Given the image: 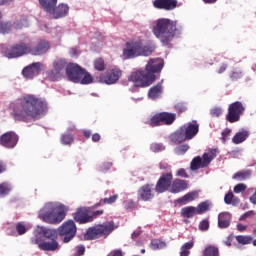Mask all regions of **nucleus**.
Masks as SVG:
<instances>
[{"label": "nucleus", "mask_w": 256, "mask_h": 256, "mask_svg": "<svg viewBox=\"0 0 256 256\" xmlns=\"http://www.w3.org/2000/svg\"><path fill=\"white\" fill-rule=\"evenodd\" d=\"M10 115L14 121L27 123L39 119L47 111V101L33 94H26L10 104Z\"/></svg>", "instance_id": "f257e3e1"}, {"label": "nucleus", "mask_w": 256, "mask_h": 256, "mask_svg": "<svg viewBox=\"0 0 256 256\" xmlns=\"http://www.w3.org/2000/svg\"><path fill=\"white\" fill-rule=\"evenodd\" d=\"M152 33L164 46H167L175 37L183 34V25L177 20L159 18L153 25Z\"/></svg>", "instance_id": "f03ea898"}, {"label": "nucleus", "mask_w": 256, "mask_h": 256, "mask_svg": "<svg viewBox=\"0 0 256 256\" xmlns=\"http://www.w3.org/2000/svg\"><path fill=\"white\" fill-rule=\"evenodd\" d=\"M163 65V59H150L145 70L132 72L128 80L135 83L134 89L149 87L155 81V73H159L163 69Z\"/></svg>", "instance_id": "7ed1b4c3"}, {"label": "nucleus", "mask_w": 256, "mask_h": 256, "mask_svg": "<svg viewBox=\"0 0 256 256\" xmlns=\"http://www.w3.org/2000/svg\"><path fill=\"white\" fill-rule=\"evenodd\" d=\"M65 205L59 203L48 202L39 211V219L50 225H57L65 219Z\"/></svg>", "instance_id": "20e7f679"}, {"label": "nucleus", "mask_w": 256, "mask_h": 256, "mask_svg": "<svg viewBox=\"0 0 256 256\" xmlns=\"http://www.w3.org/2000/svg\"><path fill=\"white\" fill-rule=\"evenodd\" d=\"M197 133H199L197 121L188 122L170 134L169 139L174 145H179L185 141H191L193 137L197 136Z\"/></svg>", "instance_id": "39448f33"}, {"label": "nucleus", "mask_w": 256, "mask_h": 256, "mask_svg": "<svg viewBox=\"0 0 256 256\" xmlns=\"http://www.w3.org/2000/svg\"><path fill=\"white\" fill-rule=\"evenodd\" d=\"M153 53V48L143 45L141 41L127 42L123 49L124 59H135L136 57H149Z\"/></svg>", "instance_id": "423d86ee"}, {"label": "nucleus", "mask_w": 256, "mask_h": 256, "mask_svg": "<svg viewBox=\"0 0 256 256\" xmlns=\"http://www.w3.org/2000/svg\"><path fill=\"white\" fill-rule=\"evenodd\" d=\"M115 231V223L113 221L105 222L98 226L90 227L84 235L86 241H93V239H99V237H108Z\"/></svg>", "instance_id": "0eeeda50"}, {"label": "nucleus", "mask_w": 256, "mask_h": 256, "mask_svg": "<svg viewBox=\"0 0 256 256\" xmlns=\"http://www.w3.org/2000/svg\"><path fill=\"white\" fill-rule=\"evenodd\" d=\"M0 53L3 57H7V59H17L29 54V45L25 43L14 45L1 44Z\"/></svg>", "instance_id": "6e6552de"}, {"label": "nucleus", "mask_w": 256, "mask_h": 256, "mask_svg": "<svg viewBox=\"0 0 256 256\" xmlns=\"http://www.w3.org/2000/svg\"><path fill=\"white\" fill-rule=\"evenodd\" d=\"M217 157V149H209L208 152H205L201 158V156H196L192 159L190 163V169L192 171H198V169H204V167H208Z\"/></svg>", "instance_id": "1a4fd4ad"}, {"label": "nucleus", "mask_w": 256, "mask_h": 256, "mask_svg": "<svg viewBox=\"0 0 256 256\" xmlns=\"http://www.w3.org/2000/svg\"><path fill=\"white\" fill-rule=\"evenodd\" d=\"M58 235L64 243H71L77 235V226L75 225V222L73 220L64 222L58 228Z\"/></svg>", "instance_id": "9d476101"}, {"label": "nucleus", "mask_w": 256, "mask_h": 256, "mask_svg": "<svg viewBox=\"0 0 256 256\" xmlns=\"http://www.w3.org/2000/svg\"><path fill=\"white\" fill-rule=\"evenodd\" d=\"M33 234L34 237L31 238V243H39L45 241V239H57L59 237V232L56 229L45 226H37Z\"/></svg>", "instance_id": "9b49d317"}, {"label": "nucleus", "mask_w": 256, "mask_h": 256, "mask_svg": "<svg viewBox=\"0 0 256 256\" xmlns=\"http://www.w3.org/2000/svg\"><path fill=\"white\" fill-rule=\"evenodd\" d=\"M245 113V105L242 102L236 101L229 105L226 121L229 123H237L241 121V116Z\"/></svg>", "instance_id": "f8f14e48"}, {"label": "nucleus", "mask_w": 256, "mask_h": 256, "mask_svg": "<svg viewBox=\"0 0 256 256\" xmlns=\"http://www.w3.org/2000/svg\"><path fill=\"white\" fill-rule=\"evenodd\" d=\"M84 73L85 68H82L79 64H68L66 67V75L72 83H79L83 79Z\"/></svg>", "instance_id": "ddd939ff"}, {"label": "nucleus", "mask_w": 256, "mask_h": 256, "mask_svg": "<svg viewBox=\"0 0 256 256\" xmlns=\"http://www.w3.org/2000/svg\"><path fill=\"white\" fill-rule=\"evenodd\" d=\"M54 69L47 71L48 77L51 81H59L61 75L67 71V62L65 60H56L53 62Z\"/></svg>", "instance_id": "4468645a"}, {"label": "nucleus", "mask_w": 256, "mask_h": 256, "mask_svg": "<svg viewBox=\"0 0 256 256\" xmlns=\"http://www.w3.org/2000/svg\"><path fill=\"white\" fill-rule=\"evenodd\" d=\"M19 143V136L13 131L6 132L0 136V145L6 149H15Z\"/></svg>", "instance_id": "2eb2a0df"}, {"label": "nucleus", "mask_w": 256, "mask_h": 256, "mask_svg": "<svg viewBox=\"0 0 256 256\" xmlns=\"http://www.w3.org/2000/svg\"><path fill=\"white\" fill-rule=\"evenodd\" d=\"M171 183H173V173H162L156 184L155 191L157 193H165L171 187Z\"/></svg>", "instance_id": "dca6fc26"}, {"label": "nucleus", "mask_w": 256, "mask_h": 256, "mask_svg": "<svg viewBox=\"0 0 256 256\" xmlns=\"http://www.w3.org/2000/svg\"><path fill=\"white\" fill-rule=\"evenodd\" d=\"M43 68V63L41 62H33L32 64L26 66L22 70V75L25 79H34L41 74V69Z\"/></svg>", "instance_id": "f3484780"}, {"label": "nucleus", "mask_w": 256, "mask_h": 256, "mask_svg": "<svg viewBox=\"0 0 256 256\" xmlns=\"http://www.w3.org/2000/svg\"><path fill=\"white\" fill-rule=\"evenodd\" d=\"M121 75H123L121 69L115 68L106 75H101L100 83H105V85H115V83H117V80L121 79Z\"/></svg>", "instance_id": "a211bd4d"}, {"label": "nucleus", "mask_w": 256, "mask_h": 256, "mask_svg": "<svg viewBox=\"0 0 256 256\" xmlns=\"http://www.w3.org/2000/svg\"><path fill=\"white\" fill-rule=\"evenodd\" d=\"M49 49H51V44H49V42L45 40H41L33 48H30L28 46V53H30V55L40 56V55H45V53H47Z\"/></svg>", "instance_id": "6ab92c4d"}, {"label": "nucleus", "mask_w": 256, "mask_h": 256, "mask_svg": "<svg viewBox=\"0 0 256 256\" xmlns=\"http://www.w3.org/2000/svg\"><path fill=\"white\" fill-rule=\"evenodd\" d=\"M49 15H52L53 19H61L69 15V5L65 3H60L56 7H52L51 11H48Z\"/></svg>", "instance_id": "aec40b11"}, {"label": "nucleus", "mask_w": 256, "mask_h": 256, "mask_svg": "<svg viewBox=\"0 0 256 256\" xmlns=\"http://www.w3.org/2000/svg\"><path fill=\"white\" fill-rule=\"evenodd\" d=\"M32 245H38L41 251H57L60 247L59 242H57V238L42 240L39 243H32Z\"/></svg>", "instance_id": "412c9836"}, {"label": "nucleus", "mask_w": 256, "mask_h": 256, "mask_svg": "<svg viewBox=\"0 0 256 256\" xmlns=\"http://www.w3.org/2000/svg\"><path fill=\"white\" fill-rule=\"evenodd\" d=\"M74 220L77 223H91L93 217L89 214V209L85 207L78 208L74 214Z\"/></svg>", "instance_id": "4be33fe9"}, {"label": "nucleus", "mask_w": 256, "mask_h": 256, "mask_svg": "<svg viewBox=\"0 0 256 256\" xmlns=\"http://www.w3.org/2000/svg\"><path fill=\"white\" fill-rule=\"evenodd\" d=\"M155 197L153 192V184H145L138 190V198L142 201H151Z\"/></svg>", "instance_id": "5701e85b"}, {"label": "nucleus", "mask_w": 256, "mask_h": 256, "mask_svg": "<svg viewBox=\"0 0 256 256\" xmlns=\"http://www.w3.org/2000/svg\"><path fill=\"white\" fill-rule=\"evenodd\" d=\"M153 5L156 9H164V11H173L177 9V0H155Z\"/></svg>", "instance_id": "b1692460"}, {"label": "nucleus", "mask_w": 256, "mask_h": 256, "mask_svg": "<svg viewBox=\"0 0 256 256\" xmlns=\"http://www.w3.org/2000/svg\"><path fill=\"white\" fill-rule=\"evenodd\" d=\"M231 225V213L222 212L218 215L219 229H227Z\"/></svg>", "instance_id": "393cba45"}, {"label": "nucleus", "mask_w": 256, "mask_h": 256, "mask_svg": "<svg viewBox=\"0 0 256 256\" xmlns=\"http://www.w3.org/2000/svg\"><path fill=\"white\" fill-rule=\"evenodd\" d=\"M161 93H163V81L149 89L148 97L149 99H152V101H155V99H159V97H161Z\"/></svg>", "instance_id": "a878e982"}, {"label": "nucleus", "mask_w": 256, "mask_h": 256, "mask_svg": "<svg viewBox=\"0 0 256 256\" xmlns=\"http://www.w3.org/2000/svg\"><path fill=\"white\" fill-rule=\"evenodd\" d=\"M249 138V131L245 128H242L239 132H237L232 138V142L234 145H241L244 141H247Z\"/></svg>", "instance_id": "bb28decb"}, {"label": "nucleus", "mask_w": 256, "mask_h": 256, "mask_svg": "<svg viewBox=\"0 0 256 256\" xmlns=\"http://www.w3.org/2000/svg\"><path fill=\"white\" fill-rule=\"evenodd\" d=\"M187 189V181L176 179L172 183L171 193H181V191H185Z\"/></svg>", "instance_id": "cd10ccee"}, {"label": "nucleus", "mask_w": 256, "mask_h": 256, "mask_svg": "<svg viewBox=\"0 0 256 256\" xmlns=\"http://www.w3.org/2000/svg\"><path fill=\"white\" fill-rule=\"evenodd\" d=\"M199 197V192L192 191L187 194H185L183 197L177 199V203L179 205H185L186 203H189V201H195Z\"/></svg>", "instance_id": "c85d7f7f"}, {"label": "nucleus", "mask_w": 256, "mask_h": 256, "mask_svg": "<svg viewBox=\"0 0 256 256\" xmlns=\"http://www.w3.org/2000/svg\"><path fill=\"white\" fill-rule=\"evenodd\" d=\"M197 215V207L187 206L181 209V217L184 219H193Z\"/></svg>", "instance_id": "c756f323"}, {"label": "nucleus", "mask_w": 256, "mask_h": 256, "mask_svg": "<svg viewBox=\"0 0 256 256\" xmlns=\"http://www.w3.org/2000/svg\"><path fill=\"white\" fill-rule=\"evenodd\" d=\"M160 119H162V123H164V125H173V123H175V119H177V114L162 112L160 113Z\"/></svg>", "instance_id": "7c9ffc66"}, {"label": "nucleus", "mask_w": 256, "mask_h": 256, "mask_svg": "<svg viewBox=\"0 0 256 256\" xmlns=\"http://www.w3.org/2000/svg\"><path fill=\"white\" fill-rule=\"evenodd\" d=\"M58 0H38L39 5L42 7L43 11L47 13L48 11H53V7L57 6Z\"/></svg>", "instance_id": "2f4dec72"}, {"label": "nucleus", "mask_w": 256, "mask_h": 256, "mask_svg": "<svg viewBox=\"0 0 256 256\" xmlns=\"http://www.w3.org/2000/svg\"><path fill=\"white\" fill-rule=\"evenodd\" d=\"M209 207H211V203L209 201L201 202L196 208V214L203 215V213H207V211H209Z\"/></svg>", "instance_id": "473e14b6"}, {"label": "nucleus", "mask_w": 256, "mask_h": 256, "mask_svg": "<svg viewBox=\"0 0 256 256\" xmlns=\"http://www.w3.org/2000/svg\"><path fill=\"white\" fill-rule=\"evenodd\" d=\"M119 199V195L115 194L113 196H110L109 198H104L103 200H100L99 203L95 204V207H101V205H112V203H115Z\"/></svg>", "instance_id": "72a5a7b5"}, {"label": "nucleus", "mask_w": 256, "mask_h": 256, "mask_svg": "<svg viewBox=\"0 0 256 256\" xmlns=\"http://www.w3.org/2000/svg\"><path fill=\"white\" fill-rule=\"evenodd\" d=\"M78 83H80V85H91V83H93V76H91V73L84 69L83 76L80 78Z\"/></svg>", "instance_id": "f704fd0d"}, {"label": "nucleus", "mask_w": 256, "mask_h": 256, "mask_svg": "<svg viewBox=\"0 0 256 256\" xmlns=\"http://www.w3.org/2000/svg\"><path fill=\"white\" fill-rule=\"evenodd\" d=\"M13 189V186H11L10 183L4 182L0 184V197H5L6 195H9Z\"/></svg>", "instance_id": "c9c22d12"}, {"label": "nucleus", "mask_w": 256, "mask_h": 256, "mask_svg": "<svg viewBox=\"0 0 256 256\" xmlns=\"http://www.w3.org/2000/svg\"><path fill=\"white\" fill-rule=\"evenodd\" d=\"M204 256H219V248L213 245H210L204 249Z\"/></svg>", "instance_id": "e433bc0d"}, {"label": "nucleus", "mask_w": 256, "mask_h": 256, "mask_svg": "<svg viewBox=\"0 0 256 256\" xmlns=\"http://www.w3.org/2000/svg\"><path fill=\"white\" fill-rule=\"evenodd\" d=\"M193 242H186L181 247L180 256H189L191 253V249H193Z\"/></svg>", "instance_id": "4c0bfd02"}, {"label": "nucleus", "mask_w": 256, "mask_h": 256, "mask_svg": "<svg viewBox=\"0 0 256 256\" xmlns=\"http://www.w3.org/2000/svg\"><path fill=\"white\" fill-rule=\"evenodd\" d=\"M251 176V171H240L233 175L232 179H238V181H245Z\"/></svg>", "instance_id": "58836bf2"}, {"label": "nucleus", "mask_w": 256, "mask_h": 256, "mask_svg": "<svg viewBox=\"0 0 256 256\" xmlns=\"http://www.w3.org/2000/svg\"><path fill=\"white\" fill-rule=\"evenodd\" d=\"M74 138H73V134L71 133H64L61 136V143L62 145H71V143H73Z\"/></svg>", "instance_id": "ea45409f"}, {"label": "nucleus", "mask_w": 256, "mask_h": 256, "mask_svg": "<svg viewBox=\"0 0 256 256\" xmlns=\"http://www.w3.org/2000/svg\"><path fill=\"white\" fill-rule=\"evenodd\" d=\"M236 241H238L240 245H250V243H252L253 241V237L239 235V236H236Z\"/></svg>", "instance_id": "a19ab883"}, {"label": "nucleus", "mask_w": 256, "mask_h": 256, "mask_svg": "<svg viewBox=\"0 0 256 256\" xmlns=\"http://www.w3.org/2000/svg\"><path fill=\"white\" fill-rule=\"evenodd\" d=\"M189 151V144H181L174 148V153L176 155H185Z\"/></svg>", "instance_id": "79ce46f5"}, {"label": "nucleus", "mask_w": 256, "mask_h": 256, "mask_svg": "<svg viewBox=\"0 0 256 256\" xmlns=\"http://www.w3.org/2000/svg\"><path fill=\"white\" fill-rule=\"evenodd\" d=\"M150 150L153 151V153H159L165 151V145H163V143H152L150 145Z\"/></svg>", "instance_id": "37998d69"}, {"label": "nucleus", "mask_w": 256, "mask_h": 256, "mask_svg": "<svg viewBox=\"0 0 256 256\" xmlns=\"http://www.w3.org/2000/svg\"><path fill=\"white\" fill-rule=\"evenodd\" d=\"M94 68L96 71H105V61L103 58H99L94 61Z\"/></svg>", "instance_id": "c03bdc74"}, {"label": "nucleus", "mask_w": 256, "mask_h": 256, "mask_svg": "<svg viewBox=\"0 0 256 256\" xmlns=\"http://www.w3.org/2000/svg\"><path fill=\"white\" fill-rule=\"evenodd\" d=\"M161 123H163L161 113L154 115L150 120L151 127H157V125H160Z\"/></svg>", "instance_id": "a18cd8bd"}, {"label": "nucleus", "mask_w": 256, "mask_h": 256, "mask_svg": "<svg viewBox=\"0 0 256 256\" xmlns=\"http://www.w3.org/2000/svg\"><path fill=\"white\" fill-rule=\"evenodd\" d=\"M164 247H166L165 242H161L159 240H153L151 242V249H153L154 251L157 249H164Z\"/></svg>", "instance_id": "49530a36"}, {"label": "nucleus", "mask_w": 256, "mask_h": 256, "mask_svg": "<svg viewBox=\"0 0 256 256\" xmlns=\"http://www.w3.org/2000/svg\"><path fill=\"white\" fill-rule=\"evenodd\" d=\"M10 30H11V24L0 22V33L5 35V33H9Z\"/></svg>", "instance_id": "de8ad7c7"}, {"label": "nucleus", "mask_w": 256, "mask_h": 256, "mask_svg": "<svg viewBox=\"0 0 256 256\" xmlns=\"http://www.w3.org/2000/svg\"><path fill=\"white\" fill-rule=\"evenodd\" d=\"M198 229L200 231H209V220L204 219L199 223Z\"/></svg>", "instance_id": "09e8293b"}, {"label": "nucleus", "mask_w": 256, "mask_h": 256, "mask_svg": "<svg viewBox=\"0 0 256 256\" xmlns=\"http://www.w3.org/2000/svg\"><path fill=\"white\" fill-rule=\"evenodd\" d=\"M241 77H243V72L241 71H232L230 73V79L232 81H238V79H241Z\"/></svg>", "instance_id": "8fccbe9b"}, {"label": "nucleus", "mask_w": 256, "mask_h": 256, "mask_svg": "<svg viewBox=\"0 0 256 256\" xmlns=\"http://www.w3.org/2000/svg\"><path fill=\"white\" fill-rule=\"evenodd\" d=\"M223 114V110L220 107H214L210 110L212 117H220Z\"/></svg>", "instance_id": "3c124183"}, {"label": "nucleus", "mask_w": 256, "mask_h": 256, "mask_svg": "<svg viewBox=\"0 0 256 256\" xmlns=\"http://www.w3.org/2000/svg\"><path fill=\"white\" fill-rule=\"evenodd\" d=\"M233 197H234V194L233 192H228L227 194H225L224 196V203L226 205H231V203H233Z\"/></svg>", "instance_id": "603ef678"}, {"label": "nucleus", "mask_w": 256, "mask_h": 256, "mask_svg": "<svg viewBox=\"0 0 256 256\" xmlns=\"http://www.w3.org/2000/svg\"><path fill=\"white\" fill-rule=\"evenodd\" d=\"M16 231L20 235H25V233H27V227H25V225H23L22 223H18L16 225Z\"/></svg>", "instance_id": "864d4df0"}, {"label": "nucleus", "mask_w": 256, "mask_h": 256, "mask_svg": "<svg viewBox=\"0 0 256 256\" xmlns=\"http://www.w3.org/2000/svg\"><path fill=\"white\" fill-rule=\"evenodd\" d=\"M75 255L74 256H83L85 255V247L83 245H78L74 249Z\"/></svg>", "instance_id": "5fc2aeb1"}, {"label": "nucleus", "mask_w": 256, "mask_h": 256, "mask_svg": "<svg viewBox=\"0 0 256 256\" xmlns=\"http://www.w3.org/2000/svg\"><path fill=\"white\" fill-rule=\"evenodd\" d=\"M245 189H247V185H245L244 183L237 184L236 186H234V193H243Z\"/></svg>", "instance_id": "6e6d98bb"}, {"label": "nucleus", "mask_w": 256, "mask_h": 256, "mask_svg": "<svg viewBox=\"0 0 256 256\" xmlns=\"http://www.w3.org/2000/svg\"><path fill=\"white\" fill-rule=\"evenodd\" d=\"M229 135H231V129L226 128L224 131H222V141L225 143V141L229 140Z\"/></svg>", "instance_id": "4d7b16f0"}, {"label": "nucleus", "mask_w": 256, "mask_h": 256, "mask_svg": "<svg viewBox=\"0 0 256 256\" xmlns=\"http://www.w3.org/2000/svg\"><path fill=\"white\" fill-rule=\"evenodd\" d=\"M175 110L178 113H184V111H187V106H185L183 103H178L175 105Z\"/></svg>", "instance_id": "13d9d810"}, {"label": "nucleus", "mask_w": 256, "mask_h": 256, "mask_svg": "<svg viewBox=\"0 0 256 256\" xmlns=\"http://www.w3.org/2000/svg\"><path fill=\"white\" fill-rule=\"evenodd\" d=\"M110 167H113V164L111 162H106L102 164V166L100 167V171L105 173V171H109Z\"/></svg>", "instance_id": "bf43d9fd"}, {"label": "nucleus", "mask_w": 256, "mask_h": 256, "mask_svg": "<svg viewBox=\"0 0 256 256\" xmlns=\"http://www.w3.org/2000/svg\"><path fill=\"white\" fill-rule=\"evenodd\" d=\"M125 209H133L135 207V202L133 200H127L124 202Z\"/></svg>", "instance_id": "052dcab7"}, {"label": "nucleus", "mask_w": 256, "mask_h": 256, "mask_svg": "<svg viewBox=\"0 0 256 256\" xmlns=\"http://www.w3.org/2000/svg\"><path fill=\"white\" fill-rule=\"evenodd\" d=\"M176 175H177L178 177H184V178L189 177V175H187V172L185 171L184 168H180V169L177 171Z\"/></svg>", "instance_id": "680f3d73"}, {"label": "nucleus", "mask_w": 256, "mask_h": 256, "mask_svg": "<svg viewBox=\"0 0 256 256\" xmlns=\"http://www.w3.org/2000/svg\"><path fill=\"white\" fill-rule=\"evenodd\" d=\"M100 215H103V210H97L92 212V214H90V217H92V221L94 219H96V217H99Z\"/></svg>", "instance_id": "e2e57ef3"}, {"label": "nucleus", "mask_w": 256, "mask_h": 256, "mask_svg": "<svg viewBox=\"0 0 256 256\" xmlns=\"http://www.w3.org/2000/svg\"><path fill=\"white\" fill-rule=\"evenodd\" d=\"M69 53L70 57H79V50L77 48H71Z\"/></svg>", "instance_id": "0e129e2a"}, {"label": "nucleus", "mask_w": 256, "mask_h": 256, "mask_svg": "<svg viewBox=\"0 0 256 256\" xmlns=\"http://www.w3.org/2000/svg\"><path fill=\"white\" fill-rule=\"evenodd\" d=\"M239 203H241V200L239 199V197L233 196L231 205H233L234 207H237V205H239Z\"/></svg>", "instance_id": "69168bd1"}, {"label": "nucleus", "mask_w": 256, "mask_h": 256, "mask_svg": "<svg viewBox=\"0 0 256 256\" xmlns=\"http://www.w3.org/2000/svg\"><path fill=\"white\" fill-rule=\"evenodd\" d=\"M249 201H250V203H252V205H256V190L252 194V196H250Z\"/></svg>", "instance_id": "338daca9"}, {"label": "nucleus", "mask_w": 256, "mask_h": 256, "mask_svg": "<svg viewBox=\"0 0 256 256\" xmlns=\"http://www.w3.org/2000/svg\"><path fill=\"white\" fill-rule=\"evenodd\" d=\"M107 256H123V253L120 250H116L108 254Z\"/></svg>", "instance_id": "774afa93"}]
</instances>
